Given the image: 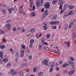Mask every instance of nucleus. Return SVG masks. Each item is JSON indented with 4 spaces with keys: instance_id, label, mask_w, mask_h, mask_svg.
<instances>
[{
    "instance_id": "1",
    "label": "nucleus",
    "mask_w": 76,
    "mask_h": 76,
    "mask_svg": "<svg viewBox=\"0 0 76 76\" xmlns=\"http://www.w3.org/2000/svg\"><path fill=\"white\" fill-rule=\"evenodd\" d=\"M48 13V10H45L42 17V20H44V19L45 18L46 16L48 15V13Z\"/></svg>"
},
{
    "instance_id": "2",
    "label": "nucleus",
    "mask_w": 76,
    "mask_h": 76,
    "mask_svg": "<svg viewBox=\"0 0 76 76\" xmlns=\"http://www.w3.org/2000/svg\"><path fill=\"white\" fill-rule=\"evenodd\" d=\"M50 6V4L48 2L46 3L44 5V8L45 9H49Z\"/></svg>"
},
{
    "instance_id": "3",
    "label": "nucleus",
    "mask_w": 76,
    "mask_h": 76,
    "mask_svg": "<svg viewBox=\"0 0 76 76\" xmlns=\"http://www.w3.org/2000/svg\"><path fill=\"white\" fill-rule=\"evenodd\" d=\"M64 1L63 0H58V4L60 5L59 8L60 9L63 7L62 4Z\"/></svg>"
},
{
    "instance_id": "4",
    "label": "nucleus",
    "mask_w": 76,
    "mask_h": 76,
    "mask_svg": "<svg viewBox=\"0 0 76 76\" xmlns=\"http://www.w3.org/2000/svg\"><path fill=\"white\" fill-rule=\"evenodd\" d=\"M44 62L43 61H42L41 62V63L42 65H45L46 66L48 65V60L47 59L45 58L44 59Z\"/></svg>"
},
{
    "instance_id": "5",
    "label": "nucleus",
    "mask_w": 76,
    "mask_h": 76,
    "mask_svg": "<svg viewBox=\"0 0 76 76\" xmlns=\"http://www.w3.org/2000/svg\"><path fill=\"white\" fill-rule=\"evenodd\" d=\"M52 65H51L50 66V69H49V71L50 72H52L53 70V67H54V65L55 64V63L54 62H52Z\"/></svg>"
},
{
    "instance_id": "6",
    "label": "nucleus",
    "mask_w": 76,
    "mask_h": 76,
    "mask_svg": "<svg viewBox=\"0 0 76 76\" xmlns=\"http://www.w3.org/2000/svg\"><path fill=\"white\" fill-rule=\"evenodd\" d=\"M10 73L12 74V76H15V75L17 74V72L16 71H15V70L12 69L10 71Z\"/></svg>"
},
{
    "instance_id": "7",
    "label": "nucleus",
    "mask_w": 76,
    "mask_h": 76,
    "mask_svg": "<svg viewBox=\"0 0 76 76\" xmlns=\"http://www.w3.org/2000/svg\"><path fill=\"white\" fill-rule=\"evenodd\" d=\"M5 27L7 28V31H9L10 30V28H11V25L10 23H7L5 25Z\"/></svg>"
},
{
    "instance_id": "8",
    "label": "nucleus",
    "mask_w": 76,
    "mask_h": 76,
    "mask_svg": "<svg viewBox=\"0 0 76 76\" xmlns=\"http://www.w3.org/2000/svg\"><path fill=\"white\" fill-rule=\"evenodd\" d=\"M0 57L1 59L3 58V57H4V54H3V51H1V52H0Z\"/></svg>"
},
{
    "instance_id": "9",
    "label": "nucleus",
    "mask_w": 76,
    "mask_h": 76,
    "mask_svg": "<svg viewBox=\"0 0 76 76\" xmlns=\"http://www.w3.org/2000/svg\"><path fill=\"white\" fill-rule=\"evenodd\" d=\"M74 25V23H73V22H72L71 23L69 24V29H70L71 28H72V27L73 26V25Z\"/></svg>"
},
{
    "instance_id": "10",
    "label": "nucleus",
    "mask_w": 76,
    "mask_h": 76,
    "mask_svg": "<svg viewBox=\"0 0 76 76\" xmlns=\"http://www.w3.org/2000/svg\"><path fill=\"white\" fill-rule=\"evenodd\" d=\"M36 6L37 7H39V0H36Z\"/></svg>"
},
{
    "instance_id": "11",
    "label": "nucleus",
    "mask_w": 76,
    "mask_h": 76,
    "mask_svg": "<svg viewBox=\"0 0 76 76\" xmlns=\"http://www.w3.org/2000/svg\"><path fill=\"white\" fill-rule=\"evenodd\" d=\"M8 10L9 12L10 13H12V11H13V10L15 11V10L14 9V8H9Z\"/></svg>"
},
{
    "instance_id": "12",
    "label": "nucleus",
    "mask_w": 76,
    "mask_h": 76,
    "mask_svg": "<svg viewBox=\"0 0 76 76\" xmlns=\"http://www.w3.org/2000/svg\"><path fill=\"white\" fill-rule=\"evenodd\" d=\"M74 73H75L74 70H72L71 71L68 72V73L69 75H72Z\"/></svg>"
},
{
    "instance_id": "13",
    "label": "nucleus",
    "mask_w": 76,
    "mask_h": 76,
    "mask_svg": "<svg viewBox=\"0 0 76 76\" xmlns=\"http://www.w3.org/2000/svg\"><path fill=\"white\" fill-rule=\"evenodd\" d=\"M2 61L4 63H7L9 61V59L7 58H4L3 59Z\"/></svg>"
},
{
    "instance_id": "14",
    "label": "nucleus",
    "mask_w": 76,
    "mask_h": 76,
    "mask_svg": "<svg viewBox=\"0 0 76 76\" xmlns=\"http://www.w3.org/2000/svg\"><path fill=\"white\" fill-rule=\"evenodd\" d=\"M35 15H36V14L34 12H32L30 14V16L32 17H34V16H35Z\"/></svg>"
},
{
    "instance_id": "15",
    "label": "nucleus",
    "mask_w": 76,
    "mask_h": 76,
    "mask_svg": "<svg viewBox=\"0 0 76 76\" xmlns=\"http://www.w3.org/2000/svg\"><path fill=\"white\" fill-rule=\"evenodd\" d=\"M69 66V64H67L66 63H65L62 66L63 67L65 68L67 66Z\"/></svg>"
},
{
    "instance_id": "16",
    "label": "nucleus",
    "mask_w": 76,
    "mask_h": 76,
    "mask_svg": "<svg viewBox=\"0 0 76 76\" xmlns=\"http://www.w3.org/2000/svg\"><path fill=\"white\" fill-rule=\"evenodd\" d=\"M57 18V15L56 14H55L54 15L53 18H51V19H52V20H53V19H56Z\"/></svg>"
},
{
    "instance_id": "17",
    "label": "nucleus",
    "mask_w": 76,
    "mask_h": 76,
    "mask_svg": "<svg viewBox=\"0 0 76 76\" xmlns=\"http://www.w3.org/2000/svg\"><path fill=\"white\" fill-rule=\"evenodd\" d=\"M64 43H65V44H67V45L68 47H70V41H69L67 42V43L66 42H64Z\"/></svg>"
},
{
    "instance_id": "18",
    "label": "nucleus",
    "mask_w": 76,
    "mask_h": 76,
    "mask_svg": "<svg viewBox=\"0 0 76 76\" xmlns=\"http://www.w3.org/2000/svg\"><path fill=\"white\" fill-rule=\"evenodd\" d=\"M33 70L34 72H35L37 70V68L36 66H34L33 69Z\"/></svg>"
},
{
    "instance_id": "19",
    "label": "nucleus",
    "mask_w": 76,
    "mask_h": 76,
    "mask_svg": "<svg viewBox=\"0 0 76 76\" xmlns=\"http://www.w3.org/2000/svg\"><path fill=\"white\" fill-rule=\"evenodd\" d=\"M35 32V29L34 28H32L30 30V32L31 33H34Z\"/></svg>"
},
{
    "instance_id": "20",
    "label": "nucleus",
    "mask_w": 76,
    "mask_h": 76,
    "mask_svg": "<svg viewBox=\"0 0 76 76\" xmlns=\"http://www.w3.org/2000/svg\"><path fill=\"white\" fill-rule=\"evenodd\" d=\"M57 1H58V0H54L53 1H52V4H55L57 3Z\"/></svg>"
},
{
    "instance_id": "21",
    "label": "nucleus",
    "mask_w": 76,
    "mask_h": 76,
    "mask_svg": "<svg viewBox=\"0 0 76 76\" xmlns=\"http://www.w3.org/2000/svg\"><path fill=\"white\" fill-rule=\"evenodd\" d=\"M0 48L1 49H4L5 48V45H2L0 46Z\"/></svg>"
},
{
    "instance_id": "22",
    "label": "nucleus",
    "mask_w": 76,
    "mask_h": 76,
    "mask_svg": "<svg viewBox=\"0 0 76 76\" xmlns=\"http://www.w3.org/2000/svg\"><path fill=\"white\" fill-rule=\"evenodd\" d=\"M59 23V21H54V25H58Z\"/></svg>"
},
{
    "instance_id": "23",
    "label": "nucleus",
    "mask_w": 76,
    "mask_h": 76,
    "mask_svg": "<svg viewBox=\"0 0 76 76\" xmlns=\"http://www.w3.org/2000/svg\"><path fill=\"white\" fill-rule=\"evenodd\" d=\"M51 34H47L46 36V38L47 39H49L50 38V36Z\"/></svg>"
},
{
    "instance_id": "24",
    "label": "nucleus",
    "mask_w": 76,
    "mask_h": 76,
    "mask_svg": "<svg viewBox=\"0 0 76 76\" xmlns=\"http://www.w3.org/2000/svg\"><path fill=\"white\" fill-rule=\"evenodd\" d=\"M43 75V72H39L38 74V76H42Z\"/></svg>"
},
{
    "instance_id": "25",
    "label": "nucleus",
    "mask_w": 76,
    "mask_h": 76,
    "mask_svg": "<svg viewBox=\"0 0 76 76\" xmlns=\"http://www.w3.org/2000/svg\"><path fill=\"white\" fill-rule=\"evenodd\" d=\"M32 58V55H30L28 57V59L29 60H31Z\"/></svg>"
},
{
    "instance_id": "26",
    "label": "nucleus",
    "mask_w": 76,
    "mask_h": 76,
    "mask_svg": "<svg viewBox=\"0 0 76 76\" xmlns=\"http://www.w3.org/2000/svg\"><path fill=\"white\" fill-rule=\"evenodd\" d=\"M67 6H68V4H64V10H65V9H66V7H67Z\"/></svg>"
},
{
    "instance_id": "27",
    "label": "nucleus",
    "mask_w": 76,
    "mask_h": 76,
    "mask_svg": "<svg viewBox=\"0 0 76 76\" xmlns=\"http://www.w3.org/2000/svg\"><path fill=\"white\" fill-rule=\"evenodd\" d=\"M7 67H9L10 66H11V64L10 63H8L7 65Z\"/></svg>"
},
{
    "instance_id": "28",
    "label": "nucleus",
    "mask_w": 76,
    "mask_h": 76,
    "mask_svg": "<svg viewBox=\"0 0 76 76\" xmlns=\"http://www.w3.org/2000/svg\"><path fill=\"white\" fill-rule=\"evenodd\" d=\"M21 46L23 49H25V46L24 45H21Z\"/></svg>"
},
{
    "instance_id": "29",
    "label": "nucleus",
    "mask_w": 76,
    "mask_h": 76,
    "mask_svg": "<svg viewBox=\"0 0 76 76\" xmlns=\"http://www.w3.org/2000/svg\"><path fill=\"white\" fill-rule=\"evenodd\" d=\"M44 48L45 50H46L47 51H48V50H49V48H48V47L44 46Z\"/></svg>"
},
{
    "instance_id": "30",
    "label": "nucleus",
    "mask_w": 76,
    "mask_h": 76,
    "mask_svg": "<svg viewBox=\"0 0 76 76\" xmlns=\"http://www.w3.org/2000/svg\"><path fill=\"white\" fill-rule=\"evenodd\" d=\"M2 12L3 14H6V11L4 9L2 10Z\"/></svg>"
},
{
    "instance_id": "31",
    "label": "nucleus",
    "mask_w": 76,
    "mask_h": 76,
    "mask_svg": "<svg viewBox=\"0 0 76 76\" xmlns=\"http://www.w3.org/2000/svg\"><path fill=\"white\" fill-rule=\"evenodd\" d=\"M69 9H74V6H69Z\"/></svg>"
},
{
    "instance_id": "32",
    "label": "nucleus",
    "mask_w": 76,
    "mask_h": 76,
    "mask_svg": "<svg viewBox=\"0 0 76 76\" xmlns=\"http://www.w3.org/2000/svg\"><path fill=\"white\" fill-rule=\"evenodd\" d=\"M42 47V46L40 44H39V50H40L41 48Z\"/></svg>"
},
{
    "instance_id": "33",
    "label": "nucleus",
    "mask_w": 76,
    "mask_h": 76,
    "mask_svg": "<svg viewBox=\"0 0 76 76\" xmlns=\"http://www.w3.org/2000/svg\"><path fill=\"white\" fill-rule=\"evenodd\" d=\"M19 53H18V52L16 53L15 54V57H17V58H18V57H19Z\"/></svg>"
},
{
    "instance_id": "34",
    "label": "nucleus",
    "mask_w": 76,
    "mask_h": 76,
    "mask_svg": "<svg viewBox=\"0 0 76 76\" xmlns=\"http://www.w3.org/2000/svg\"><path fill=\"white\" fill-rule=\"evenodd\" d=\"M21 31L23 32H25V28H24V27H23L22 28Z\"/></svg>"
},
{
    "instance_id": "35",
    "label": "nucleus",
    "mask_w": 76,
    "mask_h": 76,
    "mask_svg": "<svg viewBox=\"0 0 76 76\" xmlns=\"http://www.w3.org/2000/svg\"><path fill=\"white\" fill-rule=\"evenodd\" d=\"M54 48L55 49H57L58 51H59V49H58V47L57 46H55L54 47Z\"/></svg>"
},
{
    "instance_id": "36",
    "label": "nucleus",
    "mask_w": 76,
    "mask_h": 76,
    "mask_svg": "<svg viewBox=\"0 0 76 76\" xmlns=\"http://www.w3.org/2000/svg\"><path fill=\"white\" fill-rule=\"evenodd\" d=\"M26 63H24L21 64V67H23L25 66H26Z\"/></svg>"
},
{
    "instance_id": "37",
    "label": "nucleus",
    "mask_w": 76,
    "mask_h": 76,
    "mask_svg": "<svg viewBox=\"0 0 76 76\" xmlns=\"http://www.w3.org/2000/svg\"><path fill=\"white\" fill-rule=\"evenodd\" d=\"M72 13H73V11H70L69 12L68 14L69 15H72Z\"/></svg>"
},
{
    "instance_id": "38",
    "label": "nucleus",
    "mask_w": 76,
    "mask_h": 76,
    "mask_svg": "<svg viewBox=\"0 0 76 76\" xmlns=\"http://www.w3.org/2000/svg\"><path fill=\"white\" fill-rule=\"evenodd\" d=\"M34 42V40L33 39H31L30 41V43L31 44H32Z\"/></svg>"
},
{
    "instance_id": "39",
    "label": "nucleus",
    "mask_w": 76,
    "mask_h": 76,
    "mask_svg": "<svg viewBox=\"0 0 76 76\" xmlns=\"http://www.w3.org/2000/svg\"><path fill=\"white\" fill-rule=\"evenodd\" d=\"M20 76H23L24 74L23 73V72H21L20 73Z\"/></svg>"
},
{
    "instance_id": "40",
    "label": "nucleus",
    "mask_w": 76,
    "mask_h": 76,
    "mask_svg": "<svg viewBox=\"0 0 76 76\" xmlns=\"http://www.w3.org/2000/svg\"><path fill=\"white\" fill-rule=\"evenodd\" d=\"M41 41H42V43H44V38H42L41 39Z\"/></svg>"
},
{
    "instance_id": "41",
    "label": "nucleus",
    "mask_w": 76,
    "mask_h": 76,
    "mask_svg": "<svg viewBox=\"0 0 76 76\" xmlns=\"http://www.w3.org/2000/svg\"><path fill=\"white\" fill-rule=\"evenodd\" d=\"M39 33H38L37 34H36V37L37 39L39 38Z\"/></svg>"
},
{
    "instance_id": "42",
    "label": "nucleus",
    "mask_w": 76,
    "mask_h": 76,
    "mask_svg": "<svg viewBox=\"0 0 76 76\" xmlns=\"http://www.w3.org/2000/svg\"><path fill=\"white\" fill-rule=\"evenodd\" d=\"M73 37H74V38H75V37H76V32L73 33Z\"/></svg>"
},
{
    "instance_id": "43",
    "label": "nucleus",
    "mask_w": 76,
    "mask_h": 76,
    "mask_svg": "<svg viewBox=\"0 0 76 76\" xmlns=\"http://www.w3.org/2000/svg\"><path fill=\"white\" fill-rule=\"evenodd\" d=\"M50 25H54V21H51L50 23Z\"/></svg>"
},
{
    "instance_id": "44",
    "label": "nucleus",
    "mask_w": 76,
    "mask_h": 76,
    "mask_svg": "<svg viewBox=\"0 0 76 76\" xmlns=\"http://www.w3.org/2000/svg\"><path fill=\"white\" fill-rule=\"evenodd\" d=\"M43 29L44 30H45V31H46V30L47 29V27L46 26H43Z\"/></svg>"
},
{
    "instance_id": "45",
    "label": "nucleus",
    "mask_w": 76,
    "mask_h": 76,
    "mask_svg": "<svg viewBox=\"0 0 76 76\" xmlns=\"http://www.w3.org/2000/svg\"><path fill=\"white\" fill-rule=\"evenodd\" d=\"M20 52L21 53H25V51L23 50L22 49L21 50H20Z\"/></svg>"
},
{
    "instance_id": "46",
    "label": "nucleus",
    "mask_w": 76,
    "mask_h": 76,
    "mask_svg": "<svg viewBox=\"0 0 76 76\" xmlns=\"http://www.w3.org/2000/svg\"><path fill=\"white\" fill-rule=\"evenodd\" d=\"M20 56L21 57H23L24 56V53H21Z\"/></svg>"
},
{
    "instance_id": "47",
    "label": "nucleus",
    "mask_w": 76,
    "mask_h": 76,
    "mask_svg": "<svg viewBox=\"0 0 76 76\" xmlns=\"http://www.w3.org/2000/svg\"><path fill=\"white\" fill-rule=\"evenodd\" d=\"M12 30L14 31H16V28L15 27H13V29H12Z\"/></svg>"
},
{
    "instance_id": "48",
    "label": "nucleus",
    "mask_w": 76,
    "mask_h": 76,
    "mask_svg": "<svg viewBox=\"0 0 76 76\" xmlns=\"http://www.w3.org/2000/svg\"><path fill=\"white\" fill-rule=\"evenodd\" d=\"M2 41L3 42H5L6 41V39H5V38H3L2 39Z\"/></svg>"
},
{
    "instance_id": "49",
    "label": "nucleus",
    "mask_w": 76,
    "mask_h": 76,
    "mask_svg": "<svg viewBox=\"0 0 76 76\" xmlns=\"http://www.w3.org/2000/svg\"><path fill=\"white\" fill-rule=\"evenodd\" d=\"M33 5V3H31L30 4V7L31 8H32V5Z\"/></svg>"
},
{
    "instance_id": "50",
    "label": "nucleus",
    "mask_w": 76,
    "mask_h": 76,
    "mask_svg": "<svg viewBox=\"0 0 76 76\" xmlns=\"http://www.w3.org/2000/svg\"><path fill=\"white\" fill-rule=\"evenodd\" d=\"M2 7H7V5L5 4H3L2 6Z\"/></svg>"
},
{
    "instance_id": "51",
    "label": "nucleus",
    "mask_w": 76,
    "mask_h": 76,
    "mask_svg": "<svg viewBox=\"0 0 76 76\" xmlns=\"http://www.w3.org/2000/svg\"><path fill=\"white\" fill-rule=\"evenodd\" d=\"M71 60L72 61H74V60H75V59H74V58L72 57V58H71Z\"/></svg>"
},
{
    "instance_id": "52",
    "label": "nucleus",
    "mask_w": 76,
    "mask_h": 76,
    "mask_svg": "<svg viewBox=\"0 0 76 76\" xmlns=\"http://www.w3.org/2000/svg\"><path fill=\"white\" fill-rule=\"evenodd\" d=\"M67 17V15L65 14L63 16V18L64 19V18H66Z\"/></svg>"
},
{
    "instance_id": "53",
    "label": "nucleus",
    "mask_w": 76,
    "mask_h": 76,
    "mask_svg": "<svg viewBox=\"0 0 76 76\" xmlns=\"http://www.w3.org/2000/svg\"><path fill=\"white\" fill-rule=\"evenodd\" d=\"M56 28H57V26H53V29H56Z\"/></svg>"
},
{
    "instance_id": "54",
    "label": "nucleus",
    "mask_w": 76,
    "mask_h": 76,
    "mask_svg": "<svg viewBox=\"0 0 76 76\" xmlns=\"http://www.w3.org/2000/svg\"><path fill=\"white\" fill-rule=\"evenodd\" d=\"M29 1H30V3H33V0H29Z\"/></svg>"
},
{
    "instance_id": "55",
    "label": "nucleus",
    "mask_w": 76,
    "mask_h": 76,
    "mask_svg": "<svg viewBox=\"0 0 76 76\" xmlns=\"http://www.w3.org/2000/svg\"><path fill=\"white\" fill-rule=\"evenodd\" d=\"M41 11L42 13H43L44 12V9L42 8V9L41 10Z\"/></svg>"
},
{
    "instance_id": "56",
    "label": "nucleus",
    "mask_w": 76,
    "mask_h": 76,
    "mask_svg": "<svg viewBox=\"0 0 76 76\" xmlns=\"http://www.w3.org/2000/svg\"><path fill=\"white\" fill-rule=\"evenodd\" d=\"M44 45H48V44L47 43V42H45L44 43Z\"/></svg>"
},
{
    "instance_id": "57",
    "label": "nucleus",
    "mask_w": 76,
    "mask_h": 76,
    "mask_svg": "<svg viewBox=\"0 0 76 76\" xmlns=\"http://www.w3.org/2000/svg\"><path fill=\"white\" fill-rule=\"evenodd\" d=\"M29 47L30 48H32V44H30L29 45Z\"/></svg>"
},
{
    "instance_id": "58",
    "label": "nucleus",
    "mask_w": 76,
    "mask_h": 76,
    "mask_svg": "<svg viewBox=\"0 0 76 76\" xmlns=\"http://www.w3.org/2000/svg\"><path fill=\"white\" fill-rule=\"evenodd\" d=\"M17 29L18 30H20V29H21V28H20V27H18L17 28Z\"/></svg>"
},
{
    "instance_id": "59",
    "label": "nucleus",
    "mask_w": 76,
    "mask_h": 76,
    "mask_svg": "<svg viewBox=\"0 0 76 76\" xmlns=\"http://www.w3.org/2000/svg\"><path fill=\"white\" fill-rule=\"evenodd\" d=\"M64 73H68V72L67 71V70H65L64 72Z\"/></svg>"
},
{
    "instance_id": "60",
    "label": "nucleus",
    "mask_w": 76,
    "mask_h": 76,
    "mask_svg": "<svg viewBox=\"0 0 76 76\" xmlns=\"http://www.w3.org/2000/svg\"><path fill=\"white\" fill-rule=\"evenodd\" d=\"M18 61V58H15V62H17Z\"/></svg>"
},
{
    "instance_id": "61",
    "label": "nucleus",
    "mask_w": 76,
    "mask_h": 76,
    "mask_svg": "<svg viewBox=\"0 0 76 76\" xmlns=\"http://www.w3.org/2000/svg\"><path fill=\"white\" fill-rule=\"evenodd\" d=\"M56 54H60V51H59V50H58V51L56 52Z\"/></svg>"
},
{
    "instance_id": "62",
    "label": "nucleus",
    "mask_w": 76,
    "mask_h": 76,
    "mask_svg": "<svg viewBox=\"0 0 76 76\" xmlns=\"http://www.w3.org/2000/svg\"><path fill=\"white\" fill-rule=\"evenodd\" d=\"M59 64H61L62 63H63V61H61L59 62Z\"/></svg>"
},
{
    "instance_id": "63",
    "label": "nucleus",
    "mask_w": 76,
    "mask_h": 76,
    "mask_svg": "<svg viewBox=\"0 0 76 76\" xmlns=\"http://www.w3.org/2000/svg\"><path fill=\"white\" fill-rule=\"evenodd\" d=\"M35 6H34L33 7V10H35Z\"/></svg>"
},
{
    "instance_id": "64",
    "label": "nucleus",
    "mask_w": 76,
    "mask_h": 76,
    "mask_svg": "<svg viewBox=\"0 0 76 76\" xmlns=\"http://www.w3.org/2000/svg\"><path fill=\"white\" fill-rule=\"evenodd\" d=\"M12 22V20H8L7 21V22H8V23L9 22Z\"/></svg>"
}]
</instances>
